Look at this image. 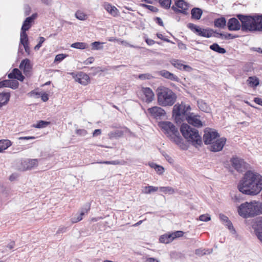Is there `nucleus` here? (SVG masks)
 <instances>
[{
    "label": "nucleus",
    "mask_w": 262,
    "mask_h": 262,
    "mask_svg": "<svg viewBox=\"0 0 262 262\" xmlns=\"http://www.w3.org/2000/svg\"><path fill=\"white\" fill-rule=\"evenodd\" d=\"M252 70V64L250 62L246 63L243 68V70L246 72H251Z\"/></svg>",
    "instance_id": "47"
},
{
    "label": "nucleus",
    "mask_w": 262,
    "mask_h": 262,
    "mask_svg": "<svg viewBox=\"0 0 262 262\" xmlns=\"http://www.w3.org/2000/svg\"><path fill=\"white\" fill-rule=\"evenodd\" d=\"M37 13L33 14L31 16L27 17L24 21L21 31H27L29 30L32 27V25L34 22V19L37 17Z\"/></svg>",
    "instance_id": "18"
},
{
    "label": "nucleus",
    "mask_w": 262,
    "mask_h": 262,
    "mask_svg": "<svg viewBox=\"0 0 262 262\" xmlns=\"http://www.w3.org/2000/svg\"><path fill=\"white\" fill-rule=\"evenodd\" d=\"M154 20L156 23L161 26H163V23L162 19L160 17H156L154 18Z\"/></svg>",
    "instance_id": "59"
},
{
    "label": "nucleus",
    "mask_w": 262,
    "mask_h": 262,
    "mask_svg": "<svg viewBox=\"0 0 262 262\" xmlns=\"http://www.w3.org/2000/svg\"><path fill=\"white\" fill-rule=\"evenodd\" d=\"M201 116L198 114V128H200L205 125V122L201 121L199 118H200Z\"/></svg>",
    "instance_id": "57"
},
{
    "label": "nucleus",
    "mask_w": 262,
    "mask_h": 262,
    "mask_svg": "<svg viewBox=\"0 0 262 262\" xmlns=\"http://www.w3.org/2000/svg\"><path fill=\"white\" fill-rule=\"evenodd\" d=\"M237 211L241 216L245 219L261 214L262 202L255 201L246 202L238 207Z\"/></svg>",
    "instance_id": "4"
},
{
    "label": "nucleus",
    "mask_w": 262,
    "mask_h": 262,
    "mask_svg": "<svg viewBox=\"0 0 262 262\" xmlns=\"http://www.w3.org/2000/svg\"><path fill=\"white\" fill-rule=\"evenodd\" d=\"M103 6L105 10L113 16L116 17L118 15L119 11L116 7L107 2L104 3Z\"/></svg>",
    "instance_id": "21"
},
{
    "label": "nucleus",
    "mask_w": 262,
    "mask_h": 262,
    "mask_svg": "<svg viewBox=\"0 0 262 262\" xmlns=\"http://www.w3.org/2000/svg\"><path fill=\"white\" fill-rule=\"evenodd\" d=\"M159 74L161 76L173 81L179 82L180 80L177 76L165 70L160 71Z\"/></svg>",
    "instance_id": "24"
},
{
    "label": "nucleus",
    "mask_w": 262,
    "mask_h": 262,
    "mask_svg": "<svg viewBox=\"0 0 262 262\" xmlns=\"http://www.w3.org/2000/svg\"><path fill=\"white\" fill-rule=\"evenodd\" d=\"M94 61V58L93 57L88 58L84 62V63L85 64H89L92 63Z\"/></svg>",
    "instance_id": "62"
},
{
    "label": "nucleus",
    "mask_w": 262,
    "mask_h": 262,
    "mask_svg": "<svg viewBox=\"0 0 262 262\" xmlns=\"http://www.w3.org/2000/svg\"><path fill=\"white\" fill-rule=\"evenodd\" d=\"M20 42L21 45L28 43V37L26 31H20Z\"/></svg>",
    "instance_id": "36"
},
{
    "label": "nucleus",
    "mask_w": 262,
    "mask_h": 262,
    "mask_svg": "<svg viewBox=\"0 0 262 262\" xmlns=\"http://www.w3.org/2000/svg\"><path fill=\"white\" fill-rule=\"evenodd\" d=\"M147 113L150 117L158 119H161L166 115L165 111L160 107L153 106L147 110Z\"/></svg>",
    "instance_id": "13"
},
{
    "label": "nucleus",
    "mask_w": 262,
    "mask_h": 262,
    "mask_svg": "<svg viewBox=\"0 0 262 262\" xmlns=\"http://www.w3.org/2000/svg\"><path fill=\"white\" fill-rule=\"evenodd\" d=\"M138 77L141 80L150 79L151 76L149 74H141L139 75Z\"/></svg>",
    "instance_id": "51"
},
{
    "label": "nucleus",
    "mask_w": 262,
    "mask_h": 262,
    "mask_svg": "<svg viewBox=\"0 0 262 262\" xmlns=\"http://www.w3.org/2000/svg\"><path fill=\"white\" fill-rule=\"evenodd\" d=\"M238 35H234L231 33H225V36H224L225 39H232L238 37Z\"/></svg>",
    "instance_id": "53"
},
{
    "label": "nucleus",
    "mask_w": 262,
    "mask_h": 262,
    "mask_svg": "<svg viewBox=\"0 0 262 262\" xmlns=\"http://www.w3.org/2000/svg\"><path fill=\"white\" fill-rule=\"evenodd\" d=\"M76 133L78 135L81 136H85L88 134L87 131L84 129H77L76 131Z\"/></svg>",
    "instance_id": "52"
},
{
    "label": "nucleus",
    "mask_w": 262,
    "mask_h": 262,
    "mask_svg": "<svg viewBox=\"0 0 262 262\" xmlns=\"http://www.w3.org/2000/svg\"><path fill=\"white\" fill-rule=\"evenodd\" d=\"M203 141L205 145H209L220 137L219 133L215 129L207 127L204 130Z\"/></svg>",
    "instance_id": "10"
},
{
    "label": "nucleus",
    "mask_w": 262,
    "mask_h": 262,
    "mask_svg": "<svg viewBox=\"0 0 262 262\" xmlns=\"http://www.w3.org/2000/svg\"><path fill=\"white\" fill-rule=\"evenodd\" d=\"M37 164L38 160L37 159H28L24 160L21 162V166L19 169L22 171H26L36 166Z\"/></svg>",
    "instance_id": "16"
},
{
    "label": "nucleus",
    "mask_w": 262,
    "mask_h": 262,
    "mask_svg": "<svg viewBox=\"0 0 262 262\" xmlns=\"http://www.w3.org/2000/svg\"><path fill=\"white\" fill-rule=\"evenodd\" d=\"M213 29L211 28H202L198 26V35L206 38H209L212 36Z\"/></svg>",
    "instance_id": "23"
},
{
    "label": "nucleus",
    "mask_w": 262,
    "mask_h": 262,
    "mask_svg": "<svg viewBox=\"0 0 262 262\" xmlns=\"http://www.w3.org/2000/svg\"><path fill=\"white\" fill-rule=\"evenodd\" d=\"M241 192H236L235 193H230V196H231V200L234 203L236 204L241 203L244 200V197Z\"/></svg>",
    "instance_id": "27"
},
{
    "label": "nucleus",
    "mask_w": 262,
    "mask_h": 262,
    "mask_svg": "<svg viewBox=\"0 0 262 262\" xmlns=\"http://www.w3.org/2000/svg\"><path fill=\"white\" fill-rule=\"evenodd\" d=\"M156 35L159 38H160L167 42H171V41L169 39H167V38H165L164 37H163V35L161 33H157Z\"/></svg>",
    "instance_id": "58"
},
{
    "label": "nucleus",
    "mask_w": 262,
    "mask_h": 262,
    "mask_svg": "<svg viewBox=\"0 0 262 262\" xmlns=\"http://www.w3.org/2000/svg\"><path fill=\"white\" fill-rule=\"evenodd\" d=\"M159 188L158 187L152 186H147L143 187L142 192L145 194H150L152 192L158 191Z\"/></svg>",
    "instance_id": "35"
},
{
    "label": "nucleus",
    "mask_w": 262,
    "mask_h": 262,
    "mask_svg": "<svg viewBox=\"0 0 262 262\" xmlns=\"http://www.w3.org/2000/svg\"><path fill=\"white\" fill-rule=\"evenodd\" d=\"M84 213L85 212L84 211H81L80 214L77 217L76 219H72V222L75 223L80 221L82 219V216L84 214Z\"/></svg>",
    "instance_id": "50"
},
{
    "label": "nucleus",
    "mask_w": 262,
    "mask_h": 262,
    "mask_svg": "<svg viewBox=\"0 0 262 262\" xmlns=\"http://www.w3.org/2000/svg\"><path fill=\"white\" fill-rule=\"evenodd\" d=\"M184 232L182 231H177L172 233H167L160 237L159 241L161 243L168 244L176 238L183 236Z\"/></svg>",
    "instance_id": "12"
},
{
    "label": "nucleus",
    "mask_w": 262,
    "mask_h": 262,
    "mask_svg": "<svg viewBox=\"0 0 262 262\" xmlns=\"http://www.w3.org/2000/svg\"><path fill=\"white\" fill-rule=\"evenodd\" d=\"M212 36L216 38H221L222 39H225L224 36H225V33L224 32L219 33L217 32L216 30L214 31L213 30V33H212Z\"/></svg>",
    "instance_id": "45"
},
{
    "label": "nucleus",
    "mask_w": 262,
    "mask_h": 262,
    "mask_svg": "<svg viewBox=\"0 0 262 262\" xmlns=\"http://www.w3.org/2000/svg\"><path fill=\"white\" fill-rule=\"evenodd\" d=\"M159 2L161 7L165 9H169L170 7L171 0H159Z\"/></svg>",
    "instance_id": "41"
},
{
    "label": "nucleus",
    "mask_w": 262,
    "mask_h": 262,
    "mask_svg": "<svg viewBox=\"0 0 262 262\" xmlns=\"http://www.w3.org/2000/svg\"><path fill=\"white\" fill-rule=\"evenodd\" d=\"M252 227L257 238L262 242V217H257L253 222Z\"/></svg>",
    "instance_id": "14"
},
{
    "label": "nucleus",
    "mask_w": 262,
    "mask_h": 262,
    "mask_svg": "<svg viewBox=\"0 0 262 262\" xmlns=\"http://www.w3.org/2000/svg\"><path fill=\"white\" fill-rule=\"evenodd\" d=\"M176 7L173 6L171 9L176 13H181L184 14H187V10H188V6L183 0H179L175 3Z\"/></svg>",
    "instance_id": "15"
},
{
    "label": "nucleus",
    "mask_w": 262,
    "mask_h": 262,
    "mask_svg": "<svg viewBox=\"0 0 262 262\" xmlns=\"http://www.w3.org/2000/svg\"><path fill=\"white\" fill-rule=\"evenodd\" d=\"M159 189L165 193L173 194L175 192L174 189L169 186L160 187Z\"/></svg>",
    "instance_id": "39"
},
{
    "label": "nucleus",
    "mask_w": 262,
    "mask_h": 262,
    "mask_svg": "<svg viewBox=\"0 0 262 262\" xmlns=\"http://www.w3.org/2000/svg\"><path fill=\"white\" fill-rule=\"evenodd\" d=\"M170 62L174 67L180 70L190 72L192 70L191 67L184 64V61L181 60L172 59L170 60Z\"/></svg>",
    "instance_id": "17"
},
{
    "label": "nucleus",
    "mask_w": 262,
    "mask_h": 262,
    "mask_svg": "<svg viewBox=\"0 0 262 262\" xmlns=\"http://www.w3.org/2000/svg\"><path fill=\"white\" fill-rule=\"evenodd\" d=\"M158 102L163 106H171L177 100V96L169 88L161 86L158 89Z\"/></svg>",
    "instance_id": "6"
},
{
    "label": "nucleus",
    "mask_w": 262,
    "mask_h": 262,
    "mask_svg": "<svg viewBox=\"0 0 262 262\" xmlns=\"http://www.w3.org/2000/svg\"><path fill=\"white\" fill-rule=\"evenodd\" d=\"M8 77L9 79H16L20 81H23L25 79L21 72L17 68H14L12 72L8 75Z\"/></svg>",
    "instance_id": "22"
},
{
    "label": "nucleus",
    "mask_w": 262,
    "mask_h": 262,
    "mask_svg": "<svg viewBox=\"0 0 262 262\" xmlns=\"http://www.w3.org/2000/svg\"><path fill=\"white\" fill-rule=\"evenodd\" d=\"M75 81L79 83L86 85L90 82L89 75L82 72H79L75 77Z\"/></svg>",
    "instance_id": "20"
},
{
    "label": "nucleus",
    "mask_w": 262,
    "mask_h": 262,
    "mask_svg": "<svg viewBox=\"0 0 262 262\" xmlns=\"http://www.w3.org/2000/svg\"><path fill=\"white\" fill-rule=\"evenodd\" d=\"M41 98L43 102H46L49 99L48 95L47 94H46V93L42 94V95L41 96Z\"/></svg>",
    "instance_id": "64"
},
{
    "label": "nucleus",
    "mask_w": 262,
    "mask_h": 262,
    "mask_svg": "<svg viewBox=\"0 0 262 262\" xmlns=\"http://www.w3.org/2000/svg\"><path fill=\"white\" fill-rule=\"evenodd\" d=\"M198 107L203 112H210V108L209 106L202 100H198Z\"/></svg>",
    "instance_id": "29"
},
{
    "label": "nucleus",
    "mask_w": 262,
    "mask_h": 262,
    "mask_svg": "<svg viewBox=\"0 0 262 262\" xmlns=\"http://www.w3.org/2000/svg\"><path fill=\"white\" fill-rule=\"evenodd\" d=\"M187 26L192 31H193L194 33H196V25L192 23H189L187 24Z\"/></svg>",
    "instance_id": "56"
},
{
    "label": "nucleus",
    "mask_w": 262,
    "mask_h": 262,
    "mask_svg": "<svg viewBox=\"0 0 262 262\" xmlns=\"http://www.w3.org/2000/svg\"><path fill=\"white\" fill-rule=\"evenodd\" d=\"M159 126L166 136L181 149H187V145L184 142L178 128L172 123L169 121H161L159 122Z\"/></svg>",
    "instance_id": "2"
},
{
    "label": "nucleus",
    "mask_w": 262,
    "mask_h": 262,
    "mask_svg": "<svg viewBox=\"0 0 262 262\" xmlns=\"http://www.w3.org/2000/svg\"><path fill=\"white\" fill-rule=\"evenodd\" d=\"M210 220V216L208 214H202L199 216V220L201 221L208 222Z\"/></svg>",
    "instance_id": "48"
},
{
    "label": "nucleus",
    "mask_w": 262,
    "mask_h": 262,
    "mask_svg": "<svg viewBox=\"0 0 262 262\" xmlns=\"http://www.w3.org/2000/svg\"><path fill=\"white\" fill-rule=\"evenodd\" d=\"M103 42L100 41H95L91 43L92 50H99L103 49L102 45Z\"/></svg>",
    "instance_id": "40"
},
{
    "label": "nucleus",
    "mask_w": 262,
    "mask_h": 262,
    "mask_svg": "<svg viewBox=\"0 0 262 262\" xmlns=\"http://www.w3.org/2000/svg\"><path fill=\"white\" fill-rule=\"evenodd\" d=\"M237 188L245 195H257L262 190V176L253 170L246 171L238 182Z\"/></svg>",
    "instance_id": "1"
},
{
    "label": "nucleus",
    "mask_w": 262,
    "mask_h": 262,
    "mask_svg": "<svg viewBox=\"0 0 262 262\" xmlns=\"http://www.w3.org/2000/svg\"><path fill=\"white\" fill-rule=\"evenodd\" d=\"M123 131L117 129L110 132L108 134V136L110 139L117 138L122 137L123 135Z\"/></svg>",
    "instance_id": "33"
},
{
    "label": "nucleus",
    "mask_w": 262,
    "mask_h": 262,
    "mask_svg": "<svg viewBox=\"0 0 262 262\" xmlns=\"http://www.w3.org/2000/svg\"><path fill=\"white\" fill-rule=\"evenodd\" d=\"M75 17L80 20H84L87 18V15L80 11H77L76 12Z\"/></svg>",
    "instance_id": "43"
},
{
    "label": "nucleus",
    "mask_w": 262,
    "mask_h": 262,
    "mask_svg": "<svg viewBox=\"0 0 262 262\" xmlns=\"http://www.w3.org/2000/svg\"><path fill=\"white\" fill-rule=\"evenodd\" d=\"M209 48L211 50L220 54H225L226 52V49L220 47L217 43H213Z\"/></svg>",
    "instance_id": "32"
},
{
    "label": "nucleus",
    "mask_w": 262,
    "mask_h": 262,
    "mask_svg": "<svg viewBox=\"0 0 262 262\" xmlns=\"http://www.w3.org/2000/svg\"><path fill=\"white\" fill-rule=\"evenodd\" d=\"M141 6L143 8L147 9L153 12H157L158 11V9L156 7H154L151 5H148L144 4H141Z\"/></svg>",
    "instance_id": "46"
},
{
    "label": "nucleus",
    "mask_w": 262,
    "mask_h": 262,
    "mask_svg": "<svg viewBox=\"0 0 262 262\" xmlns=\"http://www.w3.org/2000/svg\"><path fill=\"white\" fill-rule=\"evenodd\" d=\"M249 32H262V13L248 14Z\"/></svg>",
    "instance_id": "8"
},
{
    "label": "nucleus",
    "mask_w": 262,
    "mask_h": 262,
    "mask_svg": "<svg viewBox=\"0 0 262 262\" xmlns=\"http://www.w3.org/2000/svg\"><path fill=\"white\" fill-rule=\"evenodd\" d=\"M180 131L187 142L196 147V129L183 123L181 126Z\"/></svg>",
    "instance_id": "7"
},
{
    "label": "nucleus",
    "mask_w": 262,
    "mask_h": 262,
    "mask_svg": "<svg viewBox=\"0 0 262 262\" xmlns=\"http://www.w3.org/2000/svg\"><path fill=\"white\" fill-rule=\"evenodd\" d=\"M191 110L189 105L186 106L182 103L181 104H177L173 108L172 114L175 117L176 122L180 120L183 121L186 120L188 123L193 127H196V115L192 116V113H190Z\"/></svg>",
    "instance_id": "3"
},
{
    "label": "nucleus",
    "mask_w": 262,
    "mask_h": 262,
    "mask_svg": "<svg viewBox=\"0 0 262 262\" xmlns=\"http://www.w3.org/2000/svg\"><path fill=\"white\" fill-rule=\"evenodd\" d=\"M230 161L232 167L238 172H243L250 168V164L237 156H233Z\"/></svg>",
    "instance_id": "9"
},
{
    "label": "nucleus",
    "mask_w": 262,
    "mask_h": 262,
    "mask_svg": "<svg viewBox=\"0 0 262 262\" xmlns=\"http://www.w3.org/2000/svg\"><path fill=\"white\" fill-rule=\"evenodd\" d=\"M71 47L78 49H84L88 47V45L85 42H75L72 44Z\"/></svg>",
    "instance_id": "38"
},
{
    "label": "nucleus",
    "mask_w": 262,
    "mask_h": 262,
    "mask_svg": "<svg viewBox=\"0 0 262 262\" xmlns=\"http://www.w3.org/2000/svg\"><path fill=\"white\" fill-rule=\"evenodd\" d=\"M214 26L219 28H224L226 25V20L224 17L216 18L214 20Z\"/></svg>",
    "instance_id": "28"
},
{
    "label": "nucleus",
    "mask_w": 262,
    "mask_h": 262,
    "mask_svg": "<svg viewBox=\"0 0 262 262\" xmlns=\"http://www.w3.org/2000/svg\"><path fill=\"white\" fill-rule=\"evenodd\" d=\"M157 173L159 174H162L164 171V168L163 166L161 165H159L157 166V168L155 169Z\"/></svg>",
    "instance_id": "55"
},
{
    "label": "nucleus",
    "mask_w": 262,
    "mask_h": 262,
    "mask_svg": "<svg viewBox=\"0 0 262 262\" xmlns=\"http://www.w3.org/2000/svg\"><path fill=\"white\" fill-rule=\"evenodd\" d=\"M67 55L63 54H59L56 56L54 62H60L66 57Z\"/></svg>",
    "instance_id": "49"
},
{
    "label": "nucleus",
    "mask_w": 262,
    "mask_h": 262,
    "mask_svg": "<svg viewBox=\"0 0 262 262\" xmlns=\"http://www.w3.org/2000/svg\"><path fill=\"white\" fill-rule=\"evenodd\" d=\"M10 96V92H3L0 93V108L8 103Z\"/></svg>",
    "instance_id": "26"
},
{
    "label": "nucleus",
    "mask_w": 262,
    "mask_h": 262,
    "mask_svg": "<svg viewBox=\"0 0 262 262\" xmlns=\"http://www.w3.org/2000/svg\"><path fill=\"white\" fill-rule=\"evenodd\" d=\"M248 85L250 87L255 88L259 84V80L258 78L255 76H250L247 80Z\"/></svg>",
    "instance_id": "30"
},
{
    "label": "nucleus",
    "mask_w": 262,
    "mask_h": 262,
    "mask_svg": "<svg viewBox=\"0 0 262 262\" xmlns=\"http://www.w3.org/2000/svg\"><path fill=\"white\" fill-rule=\"evenodd\" d=\"M19 68L21 70H23L24 73L26 75L32 69L30 60L27 58L23 59L20 62Z\"/></svg>",
    "instance_id": "25"
},
{
    "label": "nucleus",
    "mask_w": 262,
    "mask_h": 262,
    "mask_svg": "<svg viewBox=\"0 0 262 262\" xmlns=\"http://www.w3.org/2000/svg\"><path fill=\"white\" fill-rule=\"evenodd\" d=\"M11 142L9 140H0V152H2L4 150L7 149L11 145Z\"/></svg>",
    "instance_id": "34"
},
{
    "label": "nucleus",
    "mask_w": 262,
    "mask_h": 262,
    "mask_svg": "<svg viewBox=\"0 0 262 262\" xmlns=\"http://www.w3.org/2000/svg\"><path fill=\"white\" fill-rule=\"evenodd\" d=\"M220 219L222 222L226 223L225 225L228 227L230 230H233L235 231L231 222L229 220L228 217L226 215L221 214H220Z\"/></svg>",
    "instance_id": "31"
},
{
    "label": "nucleus",
    "mask_w": 262,
    "mask_h": 262,
    "mask_svg": "<svg viewBox=\"0 0 262 262\" xmlns=\"http://www.w3.org/2000/svg\"><path fill=\"white\" fill-rule=\"evenodd\" d=\"M236 18L232 17L228 20L227 28L229 31H238L241 29L244 32H249L248 14H237Z\"/></svg>",
    "instance_id": "5"
},
{
    "label": "nucleus",
    "mask_w": 262,
    "mask_h": 262,
    "mask_svg": "<svg viewBox=\"0 0 262 262\" xmlns=\"http://www.w3.org/2000/svg\"><path fill=\"white\" fill-rule=\"evenodd\" d=\"M50 124V122L43 121V120H39L37 122L36 124H33V127L37 128H41L46 127L47 125Z\"/></svg>",
    "instance_id": "37"
},
{
    "label": "nucleus",
    "mask_w": 262,
    "mask_h": 262,
    "mask_svg": "<svg viewBox=\"0 0 262 262\" xmlns=\"http://www.w3.org/2000/svg\"><path fill=\"white\" fill-rule=\"evenodd\" d=\"M163 155L165 157V158L169 163H172L173 162V159L171 157H170L169 155L165 153V154H163Z\"/></svg>",
    "instance_id": "61"
},
{
    "label": "nucleus",
    "mask_w": 262,
    "mask_h": 262,
    "mask_svg": "<svg viewBox=\"0 0 262 262\" xmlns=\"http://www.w3.org/2000/svg\"><path fill=\"white\" fill-rule=\"evenodd\" d=\"M253 101L256 104L262 106V99L258 97H255L254 98Z\"/></svg>",
    "instance_id": "63"
},
{
    "label": "nucleus",
    "mask_w": 262,
    "mask_h": 262,
    "mask_svg": "<svg viewBox=\"0 0 262 262\" xmlns=\"http://www.w3.org/2000/svg\"><path fill=\"white\" fill-rule=\"evenodd\" d=\"M227 139L225 137H222L216 139L207 147L208 150L212 152H216L221 151L225 146Z\"/></svg>",
    "instance_id": "11"
},
{
    "label": "nucleus",
    "mask_w": 262,
    "mask_h": 262,
    "mask_svg": "<svg viewBox=\"0 0 262 262\" xmlns=\"http://www.w3.org/2000/svg\"><path fill=\"white\" fill-rule=\"evenodd\" d=\"M9 88H10L13 90L16 89L19 85L18 82L14 79L9 80Z\"/></svg>",
    "instance_id": "44"
},
{
    "label": "nucleus",
    "mask_w": 262,
    "mask_h": 262,
    "mask_svg": "<svg viewBox=\"0 0 262 262\" xmlns=\"http://www.w3.org/2000/svg\"><path fill=\"white\" fill-rule=\"evenodd\" d=\"M141 92L144 97L142 98L143 101L147 103L151 102L154 98V94L149 88H142Z\"/></svg>",
    "instance_id": "19"
},
{
    "label": "nucleus",
    "mask_w": 262,
    "mask_h": 262,
    "mask_svg": "<svg viewBox=\"0 0 262 262\" xmlns=\"http://www.w3.org/2000/svg\"><path fill=\"white\" fill-rule=\"evenodd\" d=\"M212 252V249H202L201 248L198 249V255L203 256L205 254H208L211 253Z\"/></svg>",
    "instance_id": "42"
},
{
    "label": "nucleus",
    "mask_w": 262,
    "mask_h": 262,
    "mask_svg": "<svg viewBox=\"0 0 262 262\" xmlns=\"http://www.w3.org/2000/svg\"><path fill=\"white\" fill-rule=\"evenodd\" d=\"M191 17L193 19H196V7H194L192 9Z\"/></svg>",
    "instance_id": "60"
},
{
    "label": "nucleus",
    "mask_w": 262,
    "mask_h": 262,
    "mask_svg": "<svg viewBox=\"0 0 262 262\" xmlns=\"http://www.w3.org/2000/svg\"><path fill=\"white\" fill-rule=\"evenodd\" d=\"M9 80H4L0 81V88H9Z\"/></svg>",
    "instance_id": "54"
}]
</instances>
